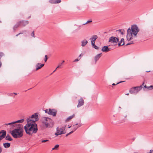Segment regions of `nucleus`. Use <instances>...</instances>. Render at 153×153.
I'll return each instance as SVG.
<instances>
[{"label": "nucleus", "instance_id": "obj_1", "mask_svg": "<svg viewBox=\"0 0 153 153\" xmlns=\"http://www.w3.org/2000/svg\"><path fill=\"white\" fill-rule=\"evenodd\" d=\"M30 119H27V124L24 127L26 133L30 136L35 134L38 130L37 125L35 122H31Z\"/></svg>", "mask_w": 153, "mask_h": 153}, {"label": "nucleus", "instance_id": "obj_2", "mask_svg": "<svg viewBox=\"0 0 153 153\" xmlns=\"http://www.w3.org/2000/svg\"><path fill=\"white\" fill-rule=\"evenodd\" d=\"M11 126L13 129H14L10 132L13 137L15 138H20L23 136L24 127L22 125L17 126L15 125Z\"/></svg>", "mask_w": 153, "mask_h": 153}, {"label": "nucleus", "instance_id": "obj_3", "mask_svg": "<svg viewBox=\"0 0 153 153\" xmlns=\"http://www.w3.org/2000/svg\"><path fill=\"white\" fill-rule=\"evenodd\" d=\"M139 29L136 25H133L131 26V30L130 27L128 29L126 36L128 41L131 40L132 39V34L136 37L137 33L139 31Z\"/></svg>", "mask_w": 153, "mask_h": 153}, {"label": "nucleus", "instance_id": "obj_4", "mask_svg": "<svg viewBox=\"0 0 153 153\" xmlns=\"http://www.w3.org/2000/svg\"><path fill=\"white\" fill-rule=\"evenodd\" d=\"M41 121L44 127L46 128H51L54 124L52 120L48 117H43L41 119Z\"/></svg>", "mask_w": 153, "mask_h": 153}, {"label": "nucleus", "instance_id": "obj_5", "mask_svg": "<svg viewBox=\"0 0 153 153\" xmlns=\"http://www.w3.org/2000/svg\"><path fill=\"white\" fill-rule=\"evenodd\" d=\"M141 87H134L131 88L129 90V93L131 94H136L138 92L141 90Z\"/></svg>", "mask_w": 153, "mask_h": 153}, {"label": "nucleus", "instance_id": "obj_6", "mask_svg": "<svg viewBox=\"0 0 153 153\" xmlns=\"http://www.w3.org/2000/svg\"><path fill=\"white\" fill-rule=\"evenodd\" d=\"M38 113H36L33 114L30 117L28 118L27 119H30L31 120V122H35L36 121H37L38 120Z\"/></svg>", "mask_w": 153, "mask_h": 153}, {"label": "nucleus", "instance_id": "obj_7", "mask_svg": "<svg viewBox=\"0 0 153 153\" xmlns=\"http://www.w3.org/2000/svg\"><path fill=\"white\" fill-rule=\"evenodd\" d=\"M24 119H23L15 121L12 122L8 123H5V125H10V126H12L13 125H15L17 126L19 125H22V124L17 123H23L24 122Z\"/></svg>", "mask_w": 153, "mask_h": 153}, {"label": "nucleus", "instance_id": "obj_8", "mask_svg": "<svg viewBox=\"0 0 153 153\" xmlns=\"http://www.w3.org/2000/svg\"><path fill=\"white\" fill-rule=\"evenodd\" d=\"M57 112V111L55 109L49 108L48 109V114L52 115L53 116H56Z\"/></svg>", "mask_w": 153, "mask_h": 153}, {"label": "nucleus", "instance_id": "obj_9", "mask_svg": "<svg viewBox=\"0 0 153 153\" xmlns=\"http://www.w3.org/2000/svg\"><path fill=\"white\" fill-rule=\"evenodd\" d=\"M119 41V39L118 38L112 36L110 38L109 42H111L117 43Z\"/></svg>", "mask_w": 153, "mask_h": 153}, {"label": "nucleus", "instance_id": "obj_10", "mask_svg": "<svg viewBox=\"0 0 153 153\" xmlns=\"http://www.w3.org/2000/svg\"><path fill=\"white\" fill-rule=\"evenodd\" d=\"M65 126L63 127L60 128L59 127H57L56 128L57 132L58 133H62V134H65V132H64V131H65Z\"/></svg>", "mask_w": 153, "mask_h": 153}, {"label": "nucleus", "instance_id": "obj_11", "mask_svg": "<svg viewBox=\"0 0 153 153\" xmlns=\"http://www.w3.org/2000/svg\"><path fill=\"white\" fill-rule=\"evenodd\" d=\"M78 103L77 107L79 108L82 106L84 103V101L82 98L81 97L80 99L78 100Z\"/></svg>", "mask_w": 153, "mask_h": 153}, {"label": "nucleus", "instance_id": "obj_12", "mask_svg": "<svg viewBox=\"0 0 153 153\" xmlns=\"http://www.w3.org/2000/svg\"><path fill=\"white\" fill-rule=\"evenodd\" d=\"M19 23H20V25L22 27H25L26 25H27L29 22L28 21H23L22 20L19 22Z\"/></svg>", "mask_w": 153, "mask_h": 153}, {"label": "nucleus", "instance_id": "obj_13", "mask_svg": "<svg viewBox=\"0 0 153 153\" xmlns=\"http://www.w3.org/2000/svg\"><path fill=\"white\" fill-rule=\"evenodd\" d=\"M111 50V48H108V46H104L103 47L101 51L102 52H108Z\"/></svg>", "mask_w": 153, "mask_h": 153}, {"label": "nucleus", "instance_id": "obj_14", "mask_svg": "<svg viewBox=\"0 0 153 153\" xmlns=\"http://www.w3.org/2000/svg\"><path fill=\"white\" fill-rule=\"evenodd\" d=\"M6 134V131L4 130H2L0 132V137L4 138L5 137Z\"/></svg>", "mask_w": 153, "mask_h": 153}, {"label": "nucleus", "instance_id": "obj_15", "mask_svg": "<svg viewBox=\"0 0 153 153\" xmlns=\"http://www.w3.org/2000/svg\"><path fill=\"white\" fill-rule=\"evenodd\" d=\"M44 65V64L37 63L36 65V71L40 69Z\"/></svg>", "mask_w": 153, "mask_h": 153}, {"label": "nucleus", "instance_id": "obj_16", "mask_svg": "<svg viewBox=\"0 0 153 153\" xmlns=\"http://www.w3.org/2000/svg\"><path fill=\"white\" fill-rule=\"evenodd\" d=\"M102 56V53L97 55L94 57V60L95 63Z\"/></svg>", "mask_w": 153, "mask_h": 153}, {"label": "nucleus", "instance_id": "obj_17", "mask_svg": "<svg viewBox=\"0 0 153 153\" xmlns=\"http://www.w3.org/2000/svg\"><path fill=\"white\" fill-rule=\"evenodd\" d=\"M61 2V0H50L49 1V2L51 4L59 3Z\"/></svg>", "mask_w": 153, "mask_h": 153}, {"label": "nucleus", "instance_id": "obj_18", "mask_svg": "<svg viewBox=\"0 0 153 153\" xmlns=\"http://www.w3.org/2000/svg\"><path fill=\"white\" fill-rule=\"evenodd\" d=\"M81 124H76L75 125H74L73 126L74 128L73 130H74V131H75L78 128L81 126Z\"/></svg>", "mask_w": 153, "mask_h": 153}, {"label": "nucleus", "instance_id": "obj_19", "mask_svg": "<svg viewBox=\"0 0 153 153\" xmlns=\"http://www.w3.org/2000/svg\"><path fill=\"white\" fill-rule=\"evenodd\" d=\"M88 43V41L86 39H85L81 41V46L82 47H84Z\"/></svg>", "mask_w": 153, "mask_h": 153}, {"label": "nucleus", "instance_id": "obj_20", "mask_svg": "<svg viewBox=\"0 0 153 153\" xmlns=\"http://www.w3.org/2000/svg\"><path fill=\"white\" fill-rule=\"evenodd\" d=\"M97 38V35H94L92 36L91 38H90V39L92 42H95Z\"/></svg>", "mask_w": 153, "mask_h": 153}, {"label": "nucleus", "instance_id": "obj_21", "mask_svg": "<svg viewBox=\"0 0 153 153\" xmlns=\"http://www.w3.org/2000/svg\"><path fill=\"white\" fill-rule=\"evenodd\" d=\"M20 26V23L19 22H18L13 27V29L14 30H16V29L19 26Z\"/></svg>", "mask_w": 153, "mask_h": 153}, {"label": "nucleus", "instance_id": "obj_22", "mask_svg": "<svg viewBox=\"0 0 153 153\" xmlns=\"http://www.w3.org/2000/svg\"><path fill=\"white\" fill-rule=\"evenodd\" d=\"M10 145V144L9 143H3V146L4 147L6 148L9 147Z\"/></svg>", "mask_w": 153, "mask_h": 153}, {"label": "nucleus", "instance_id": "obj_23", "mask_svg": "<svg viewBox=\"0 0 153 153\" xmlns=\"http://www.w3.org/2000/svg\"><path fill=\"white\" fill-rule=\"evenodd\" d=\"M124 45V39L123 38L121 39V41L118 43V45L119 46H122Z\"/></svg>", "mask_w": 153, "mask_h": 153}, {"label": "nucleus", "instance_id": "obj_24", "mask_svg": "<svg viewBox=\"0 0 153 153\" xmlns=\"http://www.w3.org/2000/svg\"><path fill=\"white\" fill-rule=\"evenodd\" d=\"M4 55V53L2 52H0V68H1L2 66V62L1 61V57Z\"/></svg>", "mask_w": 153, "mask_h": 153}, {"label": "nucleus", "instance_id": "obj_25", "mask_svg": "<svg viewBox=\"0 0 153 153\" xmlns=\"http://www.w3.org/2000/svg\"><path fill=\"white\" fill-rule=\"evenodd\" d=\"M74 116V114H73L71 116L69 117L68 118L66 119L65 120L66 122H68L69 121V120L73 118Z\"/></svg>", "mask_w": 153, "mask_h": 153}, {"label": "nucleus", "instance_id": "obj_26", "mask_svg": "<svg viewBox=\"0 0 153 153\" xmlns=\"http://www.w3.org/2000/svg\"><path fill=\"white\" fill-rule=\"evenodd\" d=\"M5 139L9 141H12L13 140L12 138L9 134L7 135V136L6 137Z\"/></svg>", "mask_w": 153, "mask_h": 153}, {"label": "nucleus", "instance_id": "obj_27", "mask_svg": "<svg viewBox=\"0 0 153 153\" xmlns=\"http://www.w3.org/2000/svg\"><path fill=\"white\" fill-rule=\"evenodd\" d=\"M59 145L58 144H57L56 145L54 148L52 149V150H58L59 149Z\"/></svg>", "mask_w": 153, "mask_h": 153}, {"label": "nucleus", "instance_id": "obj_28", "mask_svg": "<svg viewBox=\"0 0 153 153\" xmlns=\"http://www.w3.org/2000/svg\"><path fill=\"white\" fill-rule=\"evenodd\" d=\"M65 61L64 60H63L62 63H59L58 66L57 67V68H62V67H61V65H62L63 63Z\"/></svg>", "mask_w": 153, "mask_h": 153}, {"label": "nucleus", "instance_id": "obj_29", "mask_svg": "<svg viewBox=\"0 0 153 153\" xmlns=\"http://www.w3.org/2000/svg\"><path fill=\"white\" fill-rule=\"evenodd\" d=\"M27 32V30H24L22 31V32H21L19 34H16V36H18L20 34H23L24 33H26Z\"/></svg>", "mask_w": 153, "mask_h": 153}, {"label": "nucleus", "instance_id": "obj_30", "mask_svg": "<svg viewBox=\"0 0 153 153\" xmlns=\"http://www.w3.org/2000/svg\"><path fill=\"white\" fill-rule=\"evenodd\" d=\"M152 86L151 85L150 86H147L146 85H145L144 86V88H146L149 89H151V88H152Z\"/></svg>", "mask_w": 153, "mask_h": 153}, {"label": "nucleus", "instance_id": "obj_31", "mask_svg": "<svg viewBox=\"0 0 153 153\" xmlns=\"http://www.w3.org/2000/svg\"><path fill=\"white\" fill-rule=\"evenodd\" d=\"M92 22V21L91 20H88V21L85 23L83 24V25H85L88 24V23H91Z\"/></svg>", "mask_w": 153, "mask_h": 153}, {"label": "nucleus", "instance_id": "obj_32", "mask_svg": "<svg viewBox=\"0 0 153 153\" xmlns=\"http://www.w3.org/2000/svg\"><path fill=\"white\" fill-rule=\"evenodd\" d=\"M124 81H121L120 82H117V83L116 84H115L114 83H113L112 84V85H117L121 82H124Z\"/></svg>", "mask_w": 153, "mask_h": 153}, {"label": "nucleus", "instance_id": "obj_33", "mask_svg": "<svg viewBox=\"0 0 153 153\" xmlns=\"http://www.w3.org/2000/svg\"><path fill=\"white\" fill-rule=\"evenodd\" d=\"M48 59V56L47 55H45V61L46 62Z\"/></svg>", "mask_w": 153, "mask_h": 153}, {"label": "nucleus", "instance_id": "obj_34", "mask_svg": "<svg viewBox=\"0 0 153 153\" xmlns=\"http://www.w3.org/2000/svg\"><path fill=\"white\" fill-rule=\"evenodd\" d=\"M94 48L97 50H98L99 48L95 45L93 47Z\"/></svg>", "mask_w": 153, "mask_h": 153}, {"label": "nucleus", "instance_id": "obj_35", "mask_svg": "<svg viewBox=\"0 0 153 153\" xmlns=\"http://www.w3.org/2000/svg\"><path fill=\"white\" fill-rule=\"evenodd\" d=\"M62 134V133H58L57 132L56 133H55V134L56 136H58L59 135H61Z\"/></svg>", "mask_w": 153, "mask_h": 153}, {"label": "nucleus", "instance_id": "obj_36", "mask_svg": "<svg viewBox=\"0 0 153 153\" xmlns=\"http://www.w3.org/2000/svg\"><path fill=\"white\" fill-rule=\"evenodd\" d=\"M31 36H32L34 37H35L34 32V31H33V32L31 33Z\"/></svg>", "mask_w": 153, "mask_h": 153}, {"label": "nucleus", "instance_id": "obj_37", "mask_svg": "<svg viewBox=\"0 0 153 153\" xmlns=\"http://www.w3.org/2000/svg\"><path fill=\"white\" fill-rule=\"evenodd\" d=\"M118 31L119 32L121 33V34L123 35L124 34L123 31H122L121 30H119Z\"/></svg>", "mask_w": 153, "mask_h": 153}, {"label": "nucleus", "instance_id": "obj_38", "mask_svg": "<svg viewBox=\"0 0 153 153\" xmlns=\"http://www.w3.org/2000/svg\"><path fill=\"white\" fill-rule=\"evenodd\" d=\"M91 43L93 47L95 45V42L91 41Z\"/></svg>", "mask_w": 153, "mask_h": 153}, {"label": "nucleus", "instance_id": "obj_39", "mask_svg": "<svg viewBox=\"0 0 153 153\" xmlns=\"http://www.w3.org/2000/svg\"><path fill=\"white\" fill-rule=\"evenodd\" d=\"M144 83H145L144 82H143V83H142V85H141L140 86H139V87H141V89H142V88L143 86L144 85Z\"/></svg>", "mask_w": 153, "mask_h": 153}, {"label": "nucleus", "instance_id": "obj_40", "mask_svg": "<svg viewBox=\"0 0 153 153\" xmlns=\"http://www.w3.org/2000/svg\"><path fill=\"white\" fill-rule=\"evenodd\" d=\"M48 141V140H42V143H45V142H47V141Z\"/></svg>", "mask_w": 153, "mask_h": 153}, {"label": "nucleus", "instance_id": "obj_41", "mask_svg": "<svg viewBox=\"0 0 153 153\" xmlns=\"http://www.w3.org/2000/svg\"><path fill=\"white\" fill-rule=\"evenodd\" d=\"M153 152V150L151 149L150 150L149 152H147L146 153H152Z\"/></svg>", "mask_w": 153, "mask_h": 153}, {"label": "nucleus", "instance_id": "obj_42", "mask_svg": "<svg viewBox=\"0 0 153 153\" xmlns=\"http://www.w3.org/2000/svg\"><path fill=\"white\" fill-rule=\"evenodd\" d=\"M74 130H73V131H71V132H70L69 133H68V134H69V135L70 134H71L72 133L74 132Z\"/></svg>", "mask_w": 153, "mask_h": 153}, {"label": "nucleus", "instance_id": "obj_43", "mask_svg": "<svg viewBox=\"0 0 153 153\" xmlns=\"http://www.w3.org/2000/svg\"><path fill=\"white\" fill-rule=\"evenodd\" d=\"M45 111V113H48V109H46Z\"/></svg>", "mask_w": 153, "mask_h": 153}, {"label": "nucleus", "instance_id": "obj_44", "mask_svg": "<svg viewBox=\"0 0 153 153\" xmlns=\"http://www.w3.org/2000/svg\"><path fill=\"white\" fill-rule=\"evenodd\" d=\"M2 151V148L0 146V153H1Z\"/></svg>", "mask_w": 153, "mask_h": 153}, {"label": "nucleus", "instance_id": "obj_45", "mask_svg": "<svg viewBox=\"0 0 153 153\" xmlns=\"http://www.w3.org/2000/svg\"><path fill=\"white\" fill-rule=\"evenodd\" d=\"M129 43L130 45V44H133L134 43V42H133V41H131Z\"/></svg>", "mask_w": 153, "mask_h": 153}, {"label": "nucleus", "instance_id": "obj_46", "mask_svg": "<svg viewBox=\"0 0 153 153\" xmlns=\"http://www.w3.org/2000/svg\"><path fill=\"white\" fill-rule=\"evenodd\" d=\"M79 59H76L74 61V62H77L79 61Z\"/></svg>", "mask_w": 153, "mask_h": 153}, {"label": "nucleus", "instance_id": "obj_47", "mask_svg": "<svg viewBox=\"0 0 153 153\" xmlns=\"http://www.w3.org/2000/svg\"><path fill=\"white\" fill-rule=\"evenodd\" d=\"M57 67L56 68V69L54 70V71H53V72H55V71L56 70V69L57 68Z\"/></svg>", "mask_w": 153, "mask_h": 153}, {"label": "nucleus", "instance_id": "obj_48", "mask_svg": "<svg viewBox=\"0 0 153 153\" xmlns=\"http://www.w3.org/2000/svg\"><path fill=\"white\" fill-rule=\"evenodd\" d=\"M13 94L16 95H17V93H13Z\"/></svg>", "mask_w": 153, "mask_h": 153}, {"label": "nucleus", "instance_id": "obj_49", "mask_svg": "<svg viewBox=\"0 0 153 153\" xmlns=\"http://www.w3.org/2000/svg\"><path fill=\"white\" fill-rule=\"evenodd\" d=\"M130 45V44L129 43H128V44H127L126 45V46H127V45Z\"/></svg>", "mask_w": 153, "mask_h": 153}, {"label": "nucleus", "instance_id": "obj_50", "mask_svg": "<svg viewBox=\"0 0 153 153\" xmlns=\"http://www.w3.org/2000/svg\"><path fill=\"white\" fill-rule=\"evenodd\" d=\"M152 86V88H151V89H153V85H151Z\"/></svg>", "mask_w": 153, "mask_h": 153}, {"label": "nucleus", "instance_id": "obj_51", "mask_svg": "<svg viewBox=\"0 0 153 153\" xmlns=\"http://www.w3.org/2000/svg\"><path fill=\"white\" fill-rule=\"evenodd\" d=\"M82 54H81L79 56V57H81V56H82Z\"/></svg>", "mask_w": 153, "mask_h": 153}, {"label": "nucleus", "instance_id": "obj_52", "mask_svg": "<svg viewBox=\"0 0 153 153\" xmlns=\"http://www.w3.org/2000/svg\"><path fill=\"white\" fill-rule=\"evenodd\" d=\"M150 71H146V72H150Z\"/></svg>", "mask_w": 153, "mask_h": 153}, {"label": "nucleus", "instance_id": "obj_53", "mask_svg": "<svg viewBox=\"0 0 153 153\" xmlns=\"http://www.w3.org/2000/svg\"><path fill=\"white\" fill-rule=\"evenodd\" d=\"M2 138V137H0V141H1V140Z\"/></svg>", "mask_w": 153, "mask_h": 153}, {"label": "nucleus", "instance_id": "obj_54", "mask_svg": "<svg viewBox=\"0 0 153 153\" xmlns=\"http://www.w3.org/2000/svg\"><path fill=\"white\" fill-rule=\"evenodd\" d=\"M68 135H69V134H68V133L66 135V136L67 137V136H68Z\"/></svg>", "mask_w": 153, "mask_h": 153}, {"label": "nucleus", "instance_id": "obj_55", "mask_svg": "<svg viewBox=\"0 0 153 153\" xmlns=\"http://www.w3.org/2000/svg\"><path fill=\"white\" fill-rule=\"evenodd\" d=\"M71 126H69L68 127V128H70L71 127Z\"/></svg>", "mask_w": 153, "mask_h": 153}, {"label": "nucleus", "instance_id": "obj_56", "mask_svg": "<svg viewBox=\"0 0 153 153\" xmlns=\"http://www.w3.org/2000/svg\"><path fill=\"white\" fill-rule=\"evenodd\" d=\"M12 95H13V94H12V93H11V94H10V95L11 96H12Z\"/></svg>", "mask_w": 153, "mask_h": 153}, {"label": "nucleus", "instance_id": "obj_57", "mask_svg": "<svg viewBox=\"0 0 153 153\" xmlns=\"http://www.w3.org/2000/svg\"><path fill=\"white\" fill-rule=\"evenodd\" d=\"M30 18V16H29V17H28V19H29V18Z\"/></svg>", "mask_w": 153, "mask_h": 153}, {"label": "nucleus", "instance_id": "obj_58", "mask_svg": "<svg viewBox=\"0 0 153 153\" xmlns=\"http://www.w3.org/2000/svg\"><path fill=\"white\" fill-rule=\"evenodd\" d=\"M126 95H129V94L128 93H127V94H126Z\"/></svg>", "mask_w": 153, "mask_h": 153}, {"label": "nucleus", "instance_id": "obj_59", "mask_svg": "<svg viewBox=\"0 0 153 153\" xmlns=\"http://www.w3.org/2000/svg\"><path fill=\"white\" fill-rule=\"evenodd\" d=\"M1 23V21L0 20V23Z\"/></svg>", "mask_w": 153, "mask_h": 153}, {"label": "nucleus", "instance_id": "obj_60", "mask_svg": "<svg viewBox=\"0 0 153 153\" xmlns=\"http://www.w3.org/2000/svg\"><path fill=\"white\" fill-rule=\"evenodd\" d=\"M134 153H137V152H134Z\"/></svg>", "mask_w": 153, "mask_h": 153}]
</instances>
